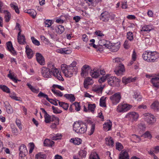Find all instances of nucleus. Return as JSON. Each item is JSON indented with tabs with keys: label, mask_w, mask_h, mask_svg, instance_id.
<instances>
[{
	"label": "nucleus",
	"mask_w": 159,
	"mask_h": 159,
	"mask_svg": "<svg viewBox=\"0 0 159 159\" xmlns=\"http://www.w3.org/2000/svg\"><path fill=\"white\" fill-rule=\"evenodd\" d=\"M126 37L127 39L130 41H132L134 39V34L132 32L129 31L127 33Z\"/></svg>",
	"instance_id": "nucleus-40"
},
{
	"label": "nucleus",
	"mask_w": 159,
	"mask_h": 159,
	"mask_svg": "<svg viewBox=\"0 0 159 159\" xmlns=\"http://www.w3.org/2000/svg\"><path fill=\"white\" fill-rule=\"evenodd\" d=\"M52 108L53 110V112L55 114L60 113L62 112L61 111L59 110L58 108L57 107L52 106Z\"/></svg>",
	"instance_id": "nucleus-57"
},
{
	"label": "nucleus",
	"mask_w": 159,
	"mask_h": 159,
	"mask_svg": "<svg viewBox=\"0 0 159 159\" xmlns=\"http://www.w3.org/2000/svg\"><path fill=\"white\" fill-rule=\"evenodd\" d=\"M52 91L55 94L57 95L58 96L62 97L63 94L59 90H56L54 89H51Z\"/></svg>",
	"instance_id": "nucleus-46"
},
{
	"label": "nucleus",
	"mask_w": 159,
	"mask_h": 159,
	"mask_svg": "<svg viewBox=\"0 0 159 159\" xmlns=\"http://www.w3.org/2000/svg\"><path fill=\"white\" fill-rule=\"evenodd\" d=\"M95 129V125L94 124H92L91 125L90 130V131L89 132L88 134L89 135H92Z\"/></svg>",
	"instance_id": "nucleus-58"
},
{
	"label": "nucleus",
	"mask_w": 159,
	"mask_h": 159,
	"mask_svg": "<svg viewBox=\"0 0 159 159\" xmlns=\"http://www.w3.org/2000/svg\"><path fill=\"white\" fill-rule=\"evenodd\" d=\"M106 143L109 146L113 147L114 146V142L111 137H108L105 139Z\"/></svg>",
	"instance_id": "nucleus-25"
},
{
	"label": "nucleus",
	"mask_w": 159,
	"mask_h": 159,
	"mask_svg": "<svg viewBox=\"0 0 159 159\" xmlns=\"http://www.w3.org/2000/svg\"><path fill=\"white\" fill-rule=\"evenodd\" d=\"M44 23L45 25V26L49 27L52 25L53 22L52 20H47L45 21Z\"/></svg>",
	"instance_id": "nucleus-53"
},
{
	"label": "nucleus",
	"mask_w": 159,
	"mask_h": 159,
	"mask_svg": "<svg viewBox=\"0 0 159 159\" xmlns=\"http://www.w3.org/2000/svg\"><path fill=\"white\" fill-rule=\"evenodd\" d=\"M59 106L62 107L64 110H66L69 107V104L63 102H59Z\"/></svg>",
	"instance_id": "nucleus-41"
},
{
	"label": "nucleus",
	"mask_w": 159,
	"mask_h": 159,
	"mask_svg": "<svg viewBox=\"0 0 159 159\" xmlns=\"http://www.w3.org/2000/svg\"><path fill=\"white\" fill-rule=\"evenodd\" d=\"M145 138H147L149 139H151L152 137V136L150 132L147 131L145 132L144 134L142 135Z\"/></svg>",
	"instance_id": "nucleus-59"
},
{
	"label": "nucleus",
	"mask_w": 159,
	"mask_h": 159,
	"mask_svg": "<svg viewBox=\"0 0 159 159\" xmlns=\"http://www.w3.org/2000/svg\"><path fill=\"white\" fill-rule=\"evenodd\" d=\"M119 159H129V156L128 152L126 151L121 152L119 154Z\"/></svg>",
	"instance_id": "nucleus-21"
},
{
	"label": "nucleus",
	"mask_w": 159,
	"mask_h": 159,
	"mask_svg": "<svg viewBox=\"0 0 159 159\" xmlns=\"http://www.w3.org/2000/svg\"><path fill=\"white\" fill-rule=\"evenodd\" d=\"M151 53L152 52L148 51L144 52L142 55V57L143 59L148 62H150V61L149 60L151 58Z\"/></svg>",
	"instance_id": "nucleus-16"
},
{
	"label": "nucleus",
	"mask_w": 159,
	"mask_h": 159,
	"mask_svg": "<svg viewBox=\"0 0 159 159\" xmlns=\"http://www.w3.org/2000/svg\"><path fill=\"white\" fill-rule=\"evenodd\" d=\"M120 48V46L119 45L115 44L111 46L110 49L111 51L116 52L119 50Z\"/></svg>",
	"instance_id": "nucleus-39"
},
{
	"label": "nucleus",
	"mask_w": 159,
	"mask_h": 159,
	"mask_svg": "<svg viewBox=\"0 0 159 159\" xmlns=\"http://www.w3.org/2000/svg\"><path fill=\"white\" fill-rule=\"evenodd\" d=\"M152 30L153 28L151 25H145L142 27L141 31V32H146L147 33H148Z\"/></svg>",
	"instance_id": "nucleus-19"
},
{
	"label": "nucleus",
	"mask_w": 159,
	"mask_h": 159,
	"mask_svg": "<svg viewBox=\"0 0 159 159\" xmlns=\"http://www.w3.org/2000/svg\"><path fill=\"white\" fill-rule=\"evenodd\" d=\"M26 11H25L26 13H27L29 14V15L31 16L33 18H35L37 14L36 11L34 10H26Z\"/></svg>",
	"instance_id": "nucleus-34"
},
{
	"label": "nucleus",
	"mask_w": 159,
	"mask_h": 159,
	"mask_svg": "<svg viewBox=\"0 0 159 159\" xmlns=\"http://www.w3.org/2000/svg\"><path fill=\"white\" fill-rule=\"evenodd\" d=\"M109 42L108 41L104 39H102L100 40L98 42L99 45L101 46H104L105 47L109 48Z\"/></svg>",
	"instance_id": "nucleus-24"
},
{
	"label": "nucleus",
	"mask_w": 159,
	"mask_h": 159,
	"mask_svg": "<svg viewBox=\"0 0 159 159\" xmlns=\"http://www.w3.org/2000/svg\"><path fill=\"white\" fill-rule=\"evenodd\" d=\"M31 40L33 43L35 45L39 46L40 45V42L37 40L34 37H31Z\"/></svg>",
	"instance_id": "nucleus-51"
},
{
	"label": "nucleus",
	"mask_w": 159,
	"mask_h": 159,
	"mask_svg": "<svg viewBox=\"0 0 159 159\" xmlns=\"http://www.w3.org/2000/svg\"><path fill=\"white\" fill-rule=\"evenodd\" d=\"M159 77H154L151 80V82L153 86L156 87L159 86Z\"/></svg>",
	"instance_id": "nucleus-27"
},
{
	"label": "nucleus",
	"mask_w": 159,
	"mask_h": 159,
	"mask_svg": "<svg viewBox=\"0 0 159 159\" xmlns=\"http://www.w3.org/2000/svg\"><path fill=\"white\" fill-rule=\"evenodd\" d=\"M54 142L48 139H46L44 141L43 144L44 146L52 147L54 144Z\"/></svg>",
	"instance_id": "nucleus-28"
},
{
	"label": "nucleus",
	"mask_w": 159,
	"mask_h": 159,
	"mask_svg": "<svg viewBox=\"0 0 159 159\" xmlns=\"http://www.w3.org/2000/svg\"><path fill=\"white\" fill-rule=\"evenodd\" d=\"M55 30L57 33L61 34L64 32L65 28L63 26L59 25L56 27Z\"/></svg>",
	"instance_id": "nucleus-29"
},
{
	"label": "nucleus",
	"mask_w": 159,
	"mask_h": 159,
	"mask_svg": "<svg viewBox=\"0 0 159 159\" xmlns=\"http://www.w3.org/2000/svg\"><path fill=\"white\" fill-rule=\"evenodd\" d=\"M73 130L77 133L84 134L86 131V126L81 121L75 122L73 125Z\"/></svg>",
	"instance_id": "nucleus-2"
},
{
	"label": "nucleus",
	"mask_w": 159,
	"mask_h": 159,
	"mask_svg": "<svg viewBox=\"0 0 159 159\" xmlns=\"http://www.w3.org/2000/svg\"><path fill=\"white\" fill-rule=\"evenodd\" d=\"M88 110L89 111L93 112L96 107V105L95 104H88Z\"/></svg>",
	"instance_id": "nucleus-44"
},
{
	"label": "nucleus",
	"mask_w": 159,
	"mask_h": 159,
	"mask_svg": "<svg viewBox=\"0 0 159 159\" xmlns=\"http://www.w3.org/2000/svg\"><path fill=\"white\" fill-rule=\"evenodd\" d=\"M47 68L52 72V75L58 80L62 81L64 80V79L61 75L60 70L55 68L53 63L51 62H48L47 64Z\"/></svg>",
	"instance_id": "nucleus-1"
},
{
	"label": "nucleus",
	"mask_w": 159,
	"mask_h": 159,
	"mask_svg": "<svg viewBox=\"0 0 159 159\" xmlns=\"http://www.w3.org/2000/svg\"><path fill=\"white\" fill-rule=\"evenodd\" d=\"M0 89L3 92L7 93H10V89L5 85H0Z\"/></svg>",
	"instance_id": "nucleus-37"
},
{
	"label": "nucleus",
	"mask_w": 159,
	"mask_h": 159,
	"mask_svg": "<svg viewBox=\"0 0 159 159\" xmlns=\"http://www.w3.org/2000/svg\"><path fill=\"white\" fill-rule=\"evenodd\" d=\"M44 121L47 123H49L51 121V116L48 113L44 115Z\"/></svg>",
	"instance_id": "nucleus-47"
},
{
	"label": "nucleus",
	"mask_w": 159,
	"mask_h": 159,
	"mask_svg": "<svg viewBox=\"0 0 159 159\" xmlns=\"http://www.w3.org/2000/svg\"><path fill=\"white\" fill-rule=\"evenodd\" d=\"M25 52L27 57L29 59H31L34 54L33 51L29 48V46L28 45L25 47Z\"/></svg>",
	"instance_id": "nucleus-15"
},
{
	"label": "nucleus",
	"mask_w": 159,
	"mask_h": 159,
	"mask_svg": "<svg viewBox=\"0 0 159 159\" xmlns=\"http://www.w3.org/2000/svg\"><path fill=\"white\" fill-rule=\"evenodd\" d=\"M11 70L9 71V73L7 75L8 77L12 80L15 83H17L18 81L17 79L16 78L13 77V75H11Z\"/></svg>",
	"instance_id": "nucleus-49"
},
{
	"label": "nucleus",
	"mask_w": 159,
	"mask_h": 159,
	"mask_svg": "<svg viewBox=\"0 0 159 159\" xmlns=\"http://www.w3.org/2000/svg\"><path fill=\"white\" fill-rule=\"evenodd\" d=\"M130 43L129 40H126L124 44V47L126 49H128L130 47Z\"/></svg>",
	"instance_id": "nucleus-62"
},
{
	"label": "nucleus",
	"mask_w": 159,
	"mask_h": 159,
	"mask_svg": "<svg viewBox=\"0 0 159 159\" xmlns=\"http://www.w3.org/2000/svg\"><path fill=\"white\" fill-rule=\"evenodd\" d=\"M108 83L109 85L113 86H119L120 85V79L112 76H109L108 79Z\"/></svg>",
	"instance_id": "nucleus-6"
},
{
	"label": "nucleus",
	"mask_w": 159,
	"mask_h": 159,
	"mask_svg": "<svg viewBox=\"0 0 159 159\" xmlns=\"http://www.w3.org/2000/svg\"><path fill=\"white\" fill-rule=\"evenodd\" d=\"M110 76V75L108 74H107L106 75H103L100 79L98 80V82L99 83H101L104 82L106 79H108L109 76Z\"/></svg>",
	"instance_id": "nucleus-42"
},
{
	"label": "nucleus",
	"mask_w": 159,
	"mask_h": 159,
	"mask_svg": "<svg viewBox=\"0 0 159 159\" xmlns=\"http://www.w3.org/2000/svg\"><path fill=\"white\" fill-rule=\"evenodd\" d=\"M5 14V21L7 22H8L11 18V14L7 11L5 10L3 12Z\"/></svg>",
	"instance_id": "nucleus-35"
},
{
	"label": "nucleus",
	"mask_w": 159,
	"mask_h": 159,
	"mask_svg": "<svg viewBox=\"0 0 159 159\" xmlns=\"http://www.w3.org/2000/svg\"><path fill=\"white\" fill-rule=\"evenodd\" d=\"M116 149L119 151H120L123 148V146L121 143L119 142L116 143Z\"/></svg>",
	"instance_id": "nucleus-56"
},
{
	"label": "nucleus",
	"mask_w": 159,
	"mask_h": 159,
	"mask_svg": "<svg viewBox=\"0 0 159 159\" xmlns=\"http://www.w3.org/2000/svg\"><path fill=\"white\" fill-rule=\"evenodd\" d=\"M19 39L17 37L18 42L19 44H25L26 43L25 41V37L24 35H22L21 36L19 37Z\"/></svg>",
	"instance_id": "nucleus-36"
},
{
	"label": "nucleus",
	"mask_w": 159,
	"mask_h": 159,
	"mask_svg": "<svg viewBox=\"0 0 159 159\" xmlns=\"http://www.w3.org/2000/svg\"><path fill=\"white\" fill-rule=\"evenodd\" d=\"M106 98H104L103 97H102L100 99V105L101 107H105L106 105L105 103V99Z\"/></svg>",
	"instance_id": "nucleus-52"
},
{
	"label": "nucleus",
	"mask_w": 159,
	"mask_h": 159,
	"mask_svg": "<svg viewBox=\"0 0 159 159\" xmlns=\"http://www.w3.org/2000/svg\"><path fill=\"white\" fill-rule=\"evenodd\" d=\"M151 108L155 111H158L159 109V102L157 101L154 102L151 105Z\"/></svg>",
	"instance_id": "nucleus-32"
},
{
	"label": "nucleus",
	"mask_w": 159,
	"mask_h": 159,
	"mask_svg": "<svg viewBox=\"0 0 159 159\" xmlns=\"http://www.w3.org/2000/svg\"><path fill=\"white\" fill-rule=\"evenodd\" d=\"M38 97L39 98H45L47 100L49 98L47 95L43 93L42 92H40L38 95Z\"/></svg>",
	"instance_id": "nucleus-50"
},
{
	"label": "nucleus",
	"mask_w": 159,
	"mask_h": 159,
	"mask_svg": "<svg viewBox=\"0 0 159 159\" xmlns=\"http://www.w3.org/2000/svg\"><path fill=\"white\" fill-rule=\"evenodd\" d=\"M7 45L8 49L13 55H16V52L14 48L13 47L12 43L11 41H9L7 43Z\"/></svg>",
	"instance_id": "nucleus-18"
},
{
	"label": "nucleus",
	"mask_w": 159,
	"mask_h": 159,
	"mask_svg": "<svg viewBox=\"0 0 159 159\" xmlns=\"http://www.w3.org/2000/svg\"><path fill=\"white\" fill-rule=\"evenodd\" d=\"M125 71V69L124 66L122 64H119L118 66L116 67L114 70L115 73L118 76L123 75Z\"/></svg>",
	"instance_id": "nucleus-9"
},
{
	"label": "nucleus",
	"mask_w": 159,
	"mask_h": 159,
	"mask_svg": "<svg viewBox=\"0 0 159 159\" xmlns=\"http://www.w3.org/2000/svg\"><path fill=\"white\" fill-rule=\"evenodd\" d=\"M10 6L12 9H14L15 10V12L19 14V13L20 11L17 5H15L13 3H11L10 4Z\"/></svg>",
	"instance_id": "nucleus-48"
},
{
	"label": "nucleus",
	"mask_w": 159,
	"mask_h": 159,
	"mask_svg": "<svg viewBox=\"0 0 159 159\" xmlns=\"http://www.w3.org/2000/svg\"><path fill=\"white\" fill-rule=\"evenodd\" d=\"M73 105L75 107V109L76 111H79L80 110V103L77 102H75L73 103Z\"/></svg>",
	"instance_id": "nucleus-54"
},
{
	"label": "nucleus",
	"mask_w": 159,
	"mask_h": 159,
	"mask_svg": "<svg viewBox=\"0 0 159 159\" xmlns=\"http://www.w3.org/2000/svg\"><path fill=\"white\" fill-rule=\"evenodd\" d=\"M92 81V79L90 77H87L85 79L84 82V87L87 88L88 85L92 84V82L91 81Z\"/></svg>",
	"instance_id": "nucleus-30"
},
{
	"label": "nucleus",
	"mask_w": 159,
	"mask_h": 159,
	"mask_svg": "<svg viewBox=\"0 0 159 159\" xmlns=\"http://www.w3.org/2000/svg\"><path fill=\"white\" fill-rule=\"evenodd\" d=\"M90 75L92 78H97L100 75L99 70H94L90 72Z\"/></svg>",
	"instance_id": "nucleus-23"
},
{
	"label": "nucleus",
	"mask_w": 159,
	"mask_h": 159,
	"mask_svg": "<svg viewBox=\"0 0 159 159\" xmlns=\"http://www.w3.org/2000/svg\"><path fill=\"white\" fill-rule=\"evenodd\" d=\"M46 155L41 152H39L35 155L36 159H46Z\"/></svg>",
	"instance_id": "nucleus-38"
},
{
	"label": "nucleus",
	"mask_w": 159,
	"mask_h": 159,
	"mask_svg": "<svg viewBox=\"0 0 159 159\" xmlns=\"http://www.w3.org/2000/svg\"><path fill=\"white\" fill-rule=\"evenodd\" d=\"M110 16V13L108 11H105L101 13L99 16V18L102 21L107 22L109 20Z\"/></svg>",
	"instance_id": "nucleus-10"
},
{
	"label": "nucleus",
	"mask_w": 159,
	"mask_h": 159,
	"mask_svg": "<svg viewBox=\"0 0 159 159\" xmlns=\"http://www.w3.org/2000/svg\"><path fill=\"white\" fill-rule=\"evenodd\" d=\"M16 123L19 129L20 130H21L22 129V128L21 125V121L20 120L17 119L16 120Z\"/></svg>",
	"instance_id": "nucleus-63"
},
{
	"label": "nucleus",
	"mask_w": 159,
	"mask_h": 159,
	"mask_svg": "<svg viewBox=\"0 0 159 159\" xmlns=\"http://www.w3.org/2000/svg\"><path fill=\"white\" fill-rule=\"evenodd\" d=\"M61 69L64 75L67 77H71L73 73L72 68H70V65H67L66 64L61 65Z\"/></svg>",
	"instance_id": "nucleus-3"
},
{
	"label": "nucleus",
	"mask_w": 159,
	"mask_h": 159,
	"mask_svg": "<svg viewBox=\"0 0 159 159\" xmlns=\"http://www.w3.org/2000/svg\"><path fill=\"white\" fill-rule=\"evenodd\" d=\"M86 152L85 150H80L79 152V155L82 157H86Z\"/></svg>",
	"instance_id": "nucleus-61"
},
{
	"label": "nucleus",
	"mask_w": 159,
	"mask_h": 159,
	"mask_svg": "<svg viewBox=\"0 0 159 159\" xmlns=\"http://www.w3.org/2000/svg\"><path fill=\"white\" fill-rule=\"evenodd\" d=\"M159 57V54L156 51L152 52L150 62H154Z\"/></svg>",
	"instance_id": "nucleus-17"
},
{
	"label": "nucleus",
	"mask_w": 159,
	"mask_h": 159,
	"mask_svg": "<svg viewBox=\"0 0 159 159\" xmlns=\"http://www.w3.org/2000/svg\"><path fill=\"white\" fill-rule=\"evenodd\" d=\"M27 85L33 93H37L39 92V89L38 88L34 87L28 83L27 84Z\"/></svg>",
	"instance_id": "nucleus-26"
},
{
	"label": "nucleus",
	"mask_w": 159,
	"mask_h": 159,
	"mask_svg": "<svg viewBox=\"0 0 159 159\" xmlns=\"http://www.w3.org/2000/svg\"><path fill=\"white\" fill-rule=\"evenodd\" d=\"M132 107L131 105L128 104H120L117 106L116 110L119 112H124L130 110Z\"/></svg>",
	"instance_id": "nucleus-7"
},
{
	"label": "nucleus",
	"mask_w": 159,
	"mask_h": 159,
	"mask_svg": "<svg viewBox=\"0 0 159 159\" xmlns=\"http://www.w3.org/2000/svg\"><path fill=\"white\" fill-rule=\"evenodd\" d=\"M89 159H100L98 154L95 152L91 153L89 156Z\"/></svg>",
	"instance_id": "nucleus-43"
},
{
	"label": "nucleus",
	"mask_w": 159,
	"mask_h": 159,
	"mask_svg": "<svg viewBox=\"0 0 159 159\" xmlns=\"http://www.w3.org/2000/svg\"><path fill=\"white\" fill-rule=\"evenodd\" d=\"M143 116L145 121L149 125H152L156 121L155 117L150 113H144Z\"/></svg>",
	"instance_id": "nucleus-5"
},
{
	"label": "nucleus",
	"mask_w": 159,
	"mask_h": 159,
	"mask_svg": "<svg viewBox=\"0 0 159 159\" xmlns=\"http://www.w3.org/2000/svg\"><path fill=\"white\" fill-rule=\"evenodd\" d=\"M121 98V93L117 92L111 96L109 99L113 105H116L120 102Z\"/></svg>",
	"instance_id": "nucleus-4"
},
{
	"label": "nucleus",
	"mask_w": 159,
	"mask_h": 159,
	"mask_svg": "<svg viewBox=\"0 0 159 159\" xmlns=\"http://www.w3.org/2000/svg\"><path fill=\"white\" fill-rule=\"evenodd\" d=\"M133 98L136 99L137 101H140L141 98V96L139 94L137 93H134L133 96Z\"/></svg>",
	"instance_id": "nucleus-55"
},
{
	"label": "nucleus",
	"mask_w": 159,
	"mask_h": 159,
	"mask_svg": "<svg viewBox=\"0 0 159 159\" xmlns=\"http://www.w3.org/2000/svg\"><path fill=\"white\" fill-rule=\"evenodd\" d=\"M61 138V134H57L53 136L52 137V139L53 140H56L57 139H60Z\"/></svg>",
	"instance_id": "nucleus-60"
},
{
	"label": "nucleus",
	"mask_w": 159,
	"mask_h": 159,
	"mask_svg": "<svg viewBox=\"0 0 159 159\" xmlns=\"http://www.w3.org/2000/svg\"><path fill=\"white\" fill-rule=\"evenodd\" d=\"M104 87H97L93 88V91L98 93L99 95L102 94Z\"/></svg>",
	"instance_id": "nucleus-31"
},
{
	"label": "nucleus",
	"mask_w": 159,
	"mask_h": 159,
	"mask_svg": "<svg viewBox=\"0 0 159 159\" xmlns=\"http://www.w3.org/2000/svg\"><path fill=\"white\" fill-rule=\"evenodd\" d=\"M139 116L138 113L135 112H131L128 113L125 116L126 118L132 121L137 120Z\"/></svg>",
	"instance_id": "nucleus-11"
},
{
	"label": "nucleus",
	"mask_w": 159,
	"mask_h": 159,
	"mask_svg": "<svg viewBox=\"0 0 159 159\" xmlns=\"http://www.w3.org/2000/svg\"><path fill=\"white\" fill-rule=\"evenodd\" d=\"M71 140H72V142L75 144L79 145L82 142V140L79 138H75V139H71Z\"/></svg>",
	"instance_id": "nucleus-45"
},
{
	"label": "nucleus",
	"mask_w": 159,
	"mask_h": 159,
	"mask_svg": "<svg viewBox=\"0 0 159 159\" xmlns=\"http://www.w3.org/2000/svg\"><path fill=\"white\" fill-rule=\"evenodd\" d=\"M19 150L20 151V156L23 157L28 154V152L26 146L24 144H22L20 146Z\"/></svg>",
	"instance_id": "nucleus-12"
},
{
	"label": "nucleus",
	"mask_w": 159,
	"mask_h": 159,
	"mask_svg": "<svg viewBox=\"0 0 159 159\" xmlns=\"http://www.w3.org/2000/svg\"><path fill=\"white\" fill-rule=\"evenodd\" d=\"M91 70L89 66L86 65H84L81 69V76H84V75H86Z\"/></svg>",
	"instance_id": "nucleus-14"
},
{
	"label": "nucleus",
	"mask_w": 159,
	"mask_h": 159,
	"mask_svg": "<svg viewBox=\"0 0 159 159\" xmlns=\"http://www.w3.org/2000/svg\"><path fill=\"white\" fill-rule=\"evenodd\" d=\"M136 80V77L133 78L131 77H129L126 78V77H124L122 78V81L123 83L126 84L130 82H133Z\"/></svg>",
	"instance_id": "nucleus-20"
},
{
	"label": "nucleus",
	"mask_w": 159,
	"mask_h": 159,
	"mask_svg": "<svg viewBox=\"0 0 159 159\" xmlns=\"http://www.w3.org/2000/svg\"><path fill=\"white\" fill-rule=\"evenodd\" d=\"M36 57L37 61L41 65H44L45 64L44 59L42 55L38 52L36 54Z\"/></svg>",
	"instance_id": "nucleus-13"
},
{
	"label": "nucleus",
	"mask_w": 159,
	"mask_h": 159,
	"mask_svg": "<svg viewBox=\"0 0 159 159\" xmlns=\"http://www.w3.org/2000/svg\"><path fill=\"white\" fill-rule=\"evenodd\" d=\"M40 72L42 76L45 78H51L52 75V72L46 66H43L41 68Z\"/></svg>",
	"instance_id": "nucleus-8"
},
{
	"label": "nucleus",
	"mask_w": 159,
	"mask_h": 159,
	"mask_svg": "<svg viewBox=\"0 0 159 159\" xmlns=\"http://www.w3.org/2000/svg\"><path fill=\"white\" fill-rule=\"evenodd\" d=\"M95 34L99 37L100 38L101 37L104 36V34L99 30H97L95 32Z\"/></svg>",
	"instance_id": "nucleus-64"
},
{
	"label": "nucleus",
	"mask_w": 159,
	"mask_h": 159,
	"mask_svg": "<svg viewBox=\"0 0 159 159\" xmlns=\"http://www.w3.org/2000/svg\"><path fill=\"white\" fill-rule=\"evenodd\" d=\"M103 126V129L105 131H109L111 129L112 123L110 121H109L104 124Z\"/></svg>",
	"instance_id": "nucleus-22"
},
{
	"label": "nucleus",
	"mask_w": 159,
	"mask_h": 159,
	"mask_svg": "<svg viewBox=\"0 0 159 159\" xmlns=\"http://www.w3.org/2000/svg\"><path fill=\"white\" fill-rule=\"evenodd\" d=\"M64 97L71 102L74 101L75 100V98L74 95L71 94H65L64 95Z\"/></svg>",
	"instance_id": "nucleus-33"
}]
</instances>
